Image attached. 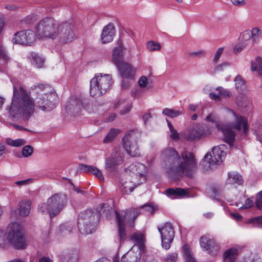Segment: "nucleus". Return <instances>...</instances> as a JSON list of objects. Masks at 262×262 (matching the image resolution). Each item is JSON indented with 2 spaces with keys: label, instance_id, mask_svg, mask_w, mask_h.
Instances as JSON below:
<instances>
[{
  "label": "nucleus",
  "instance_id": "11",
  "mask_svg": "<svg viewBox=\"0 0 262 262\" xmlns=\"http://www.w3.org/2000/svg\"><path fill=\"white\" fill-rule=\"evenodd\" d=\"M94 216L91 210L81 212L78 219V226L80 232L84 234L91 233L94 230Z\"/></svg>",
  "mask_w": 262,
  "mask_h": 262
},
{
  "label": "nucleus",
  "instance_id": "37",
  "mask_svg": "<svg viewBox=\"0 0 262 262\" xmlns=\"http://www.w3.org/2000/svg\"><path fill=\"white\" fill-rule=\"evenodd\" d=\"M6 142L8 145L15 147L24 145L27 143L26 141L24 139L13 140L10 138L6 139Z\"/></svg>",
  "mask_w": 262,
  "mask_h": 262
},
{
  "label": "nucleus",
  "instance_id": "63",
  "mask_svg": "<svg viewBox=\"0 0 262 262\" xmlns=\"http://www.w3.org/2000/svg\"><path fill=\"white\" fill-rule=\"evenodd\" d=\"M39 262H52V261L49 258L43 257L40 259Z\"/></svg>",
  "mask_w": 262,
  "mask_h": 262
},
{
  "label": "nucleus",
  "instance_id": "9",
  "mask_svg": "<svg viewBox=\"0 0 262 262\" xmlns=\"http://www.w3.org/2000/svg\"><path fill=\"white\" fill-rule=\"evenodd\" d=\"M211 129L206 124H193L183 133V137L189 141L200 139L209 135Z\"/></svg>",
  "mask_w": 262,
  "mask_h": 262
},
{
  "label": "nucleus",
  "instance_id": "2",
  "mask_svg": "<svg viewBox=\"0 0 262 262\" xmlns=\"http://www.w3.org/2000/svg\"><path fill=\"white\" fill-rule=\"evenodd\" d=\"M161 160L167 173L173 178L183 175L190 177L196 168L193 154L185 150L180 156L174 148H166L161 153Z\"/></svg>",
  "mask_w": 262,
  "mask_h": 262
},
{
  "label": "nucleus",
  "instance_id": "52",
  "mask_svg": "<svg viewBox=\"0 0 262 262\" xmlns=\"http://www.w3.org/2000/svg\"><path fill=\"white\" fill-rule=\"evenodd\" d=\"M223 48H220L217 51H216V52L215 53V55L213 57V61L216 63L219 59H220L222 53H223Z\"/></svg>",
  "mask_w": 262,
  "mask_h": 262
},
{
  "label": "nucleus",
  "instance_id": "25",
  "mask_svg": "<svg viewBox=\"0 0 262 262\" xmlns=\"http://www.w3.org/2000/svg\"><path fill=\"white\" fill-rule=\"evenodd\" d=\"M132 242L136 243L134 246L138 248L141 251L143 252L144 249V236L141 232H136L130 237Z\"/></svg>",
  "mask_w": 262,
  "mask_h": 262
},
{
  "label": "nucleus",
  "instance_id": "21",
  "mask_svg": "<svg viewBox=\"0 0 262 262\" xmlns=\"http://www.w3.org/2000/svg\"><path fill=\"white\" fill-rule=\"evenodd\" d=\"M82 107V103L80 100L71 99L67 103L66 110L68 113L76 115L80 113Z\"/></svg>",
  "mask_w": 262,
  "mask_h": 262
},
{
  "label": "nucleus",
  "instance_id": "26",
  "mask_svg": "<svg viewBox=\"0 0 262 262\" xmlns=\"http://www.w3.org/2000/svg\"><path fill=\"white\" fill-rule=\"evenodd\" d=\"M31 202L29 200H22L19 203L18 212L20 216H27L30 212Z\"/></svg>",
  "mask_w": 262,
  "mask_h": 262
},
{
  "label": "nucleus",
  "instance_id": "47",
  "mask_svg": "<svg viewBox=\"0 0 262 262\" xmlns=\"http://www.w3.org/2000/svg\"><path fill=\"white\" fill-rule=\"evenodd\" d=\"M178 254L176 252L169 253L167 255L164 260L165 262H176L178 260Z\"/></svg>",
  "mask_w": 262,
  "mask_h": 262
},
{
  "label": "nucleus",
  "instance_id": "38",
  "mask_svg": "<svg viewBox=\"0 0 262 262\" xmlns=\"http://www.w3.org/2000/svg\"><path fill=\"white\" fill-rule=\"evenodd\" d=\"M162 114L169 117L173 118L181 115L183 113L179 110L165 108L163 110Z\"/></svg>",
  "mask_w": 262,
  "mask_h": 262
},
{
  "label": "nucleus",
  "instance_id": "39",
  "mask_svg": "<svg viewBox=\"0 0 262 262\" xmlns=\"http://www.w3.org/2000/svg\"><path fill=\"white\" fill-rule=\"evenodd\" d=\"M253 130L256 139L260 142H262V121L255 123Z\"/></svg>",
  "mask_w": 262,
  "mask_h": 262
},
{
  "label": "nucleus",
  "instance_id": "64",
  "mask_svg": "<svg viewBox=\"0 0 262 262\" xmlns=\"http://www.w3.org/2000/svg\"><path fill=\"white\" fill-rule=\"evenodd\" d=\"M5 150V147L4 145L0 143V156H2Z\"/></svg>",
  "mask_w": 262,
  "mask_h": 262
},
{
  "label": "nucleus",
  "instance_id": "18",
  "mask_svg": "<svg viewBox=\"0 0 262 262\" xmlns=\"http://www.w3.org/2000/svg\"><path fill=\"white\" fill-rule=\"evenodd\" d=\"M121 77L126 79H133L136 72V69L131 64L123 62L117 66Z\"/></svg>",
  "mask_w": 262,
  "mask_h": 262
},
{
  "label": "nucleus",
  "instance_id": "42",
  "mask_svg": "<svg viewBox=\"0 0 262 262\" xmlns=\"http://www.w3.org/2000/svg\"><path fill=\"white\" fill-rule=\"evenodd\" d=\"M168 126L169 127L170 134V137L171 139L173 140H178L180 138L179 134L177 132V131L174 128L173 126L171 124V123L167 120Z\"/></svg>",
  "mask_w": 262,
  "mask_h": 262
},
{
  "label": "nucleus",
  "instance_id": "44",
  "mask_svg": "<svg viewBox=\"0 0 262 262\" xmlns=\"http://www.w3.org/2000/svg\"><path fill=\"white\" fill-rule=\"evenodd\" d=\"M216 90L219 91L220 96L224 98H229L231 96V93L229 90L224 89L223 87H217Z\"/></svg>",
  "mask_w": 262,
  "mask_h": 262
},
{
  "label": "nucleus",
  "instance_id": "6",
  "mask_svg": "<svg viewBox=\"0 0 262 262\" xmlns=\"http://www.w3.org/2000/svg\"><path fill=\"white\" fill-rule=\"evenodd\" d=\"M112 76L110 74H98L90 81V93L92 97H100L111 89Z\"/></svg>",
  "mask_w": 262,
  "mask_h": 262
},
{
  "label": "nucleus",
  "instance_id": "24",
  "mask_svg": "<svg viewBox=\"0 0 262 262\" xmlns=\"http://www.w3.org/2000/svg\"><path fill=\"white\" fill-rule=\"evenodd\" d=\"M138 185L137 180L133 179L132 178V180L129 179L128 181L122 182L120 189L123 193L129 194Z\"/></svg>",
  "mask_w": 262,
  "mask_h": 262
},
{
  "label": "nucleus",
  "instance_id": "31",
  "mask_svg": "<svg viewBox=\"0 0 262 262\" xmlns=\"http://www.w3.org/2000/svg\"><path fill=\"white\" fill-rule=\"evenodd\" d=\"M183 254L185 262H196L195 259L193 256L191 250L188 245H185L183 246Z\"/></svg>",
  "mask_w": 262,
  "mask_h": 262
},
{
  "label": "nucleus",
  "instance_id": "17",
  "mask_svg": "<svg viewBox=\"0 0 262 262\" xmlns=\"http://www.w3.org/2000/svg\"><path fill=\"white\" fill-rule=\"evenodd\" d=\"M123 154L119 151L114 154L111 157L105 160V169L110 171H115L117 166L122 163Z\"/></svg>",
  "mask_w": 262,
  "mask_h": 262
},
{
  "label": "nucleus",
  "instance_id": "45",
  "mask_svg": "<svg viewBox=\"0 0 262 262\" xmlns=\"http://www.w3.org/2000/svg\"><path fill=\"white\" fill-rule=\"evenodd\" d=\"M33 152V148L31 145H26L23 149L21 154L24 157H28L32 155Z\"/></svg>",
  "mask_w": 262,
  "mask_h": 262
},
{
  "label": "nucleus",
  "instance_id": "41",
  "mask_svg": "<svg viewBox=\"0 0 262 262\" xmlns=\"http://www.w3.org/2000/svg\"><path fill=\"white\" fill-rule=\"evenodd\" d=\"M190 57L193 58H202L206 57L207 53L204 50H199L188 53Z\"/></svg>",
  "mask_w": 262,
  "mask_h": 262
},
{
  "label": "nucleus",
  "instance_id": "1",
  "mask_svg": "<svg viewBox=\"0 0 262 262\" xmlns=\"http://www.w3.org/2000/svg\"><path fill=\"white\" fill-rule=\"evenodd\" d=\"M57 102V95L49 85H34L30 88L29 94L22 86L14 85L9 115L18 118L23 115L25 120H28L34 113L35 107L49 112L56 107Z\"/></svg>",
  "mask_w": 262,
  "mask_h": 262
},
{
  "label": "nucleus",
  "instance_id": "59",
  "mask_svg": "<svg viewBox=\"0 0 262 262\" xmlns=\"http://www.w3.org/2000/svg\"><path fill=\"white\" fill-rule=\"evenodd\" d=\"M209 96L211 99L214 100L215 101H219L220 100V95H217L213 93H210L209 94Z\"/></svg>",
  "mask_w": 262,
  "mask_h": 262
},
{
  "label": "nucleus",
  "instance_id": "54",
  "mask_svg": "<svg viewBox=\"0 0 262 262\" xmlns=\"http://www.w3.org/2000/svg\"><path fill=\"white\" fill-rule=\"evenodd\" d=\"M240 38L243 41H248L251 39L250 33L245 31L241 35Z\"/></svg>",
  "mask_w": 262,
  "mask_h": 262
},
{
  "label": "nucleus",
  "instance_id": "12",
  "mask_svg": "<svg viewBox=\"0 0 262 262\" xmlns=\"http://www.w3.org/2000/svg\"><path fill=\"white\" fill-rule=\"evenodd\" d=\"M224 145H221L212 148L211 152L207 153L205 156V160L209 164L210 168H213L214 166L220 165L223 162V158L226 154L224 151Z\"/></svg>",
  "mask_w": 262,
  "mask_h": 262
},
{
  "label": "nucleus",
  "instance_id": "23",
  "mask_svg": "<svg viewBox=\"0 0 262 262\" xmlns=\"http://www.w3.org/2000/svg\"><path fill=\"white\" fill-rule=\"evenodd\" d=\"M124 47L121 43L113 51V59L116 66L124 62L123 61Z\"/></svg>",
  "mask_w": 262,
  "mask_h": 262
},
{
  "label": "nucleus",
  "instance_id": "8",
  "mask_svg": "<svg viewBox=\"0 0 262 262\" xmlns=\"http://www.w3.org/2000/svg\"><path fill=\"white\" fill-rule=\"evenodd\" d=\"M141 137V134L136 131H131L126 133L122 139L123 146L127 153L131 157L140 156V152L137 141Z\"/></svg>",
  "mask_w": 262,
  "mask_h": 262
},
{
  "label": "nucleus",
  "instance_id": "27",
  "mask_svg": "<svg viewBox=\"0 0 262 262\" xmlns=\"http://www.w3.org/2000/svg\"><path fill=\"white\" fill-rule=\"evenodd\" d=\"M250 70L256 72L258 75L262 76V57H256L251 62Z\"/></svg>",
  "mask_w": 262,
  "mask_h": 262
},
{
  "label": "nucleus",
  "instance_id": "35",
  "mask_svg": "<svg viewBox=\"0 0 262 262\" xmlns=\"http://www.w3.org/2000/svg\"><path fill=\"white\" fill-rule=\"evenodd\" d=\"M64 260L66 262H74L78 259L79 253L76 250H72L65 253L64 254Z\"/></svg>",
  "mask_w": 262,
  "mask_h": 262
},
{
  "label": "nucleus",
  "instance_id": "20",
  "mask_svg": "<svg viewBox=\"0 0 262 262\" xmlns=\"http://www.w3.org/2000/svg\"><path fill=\"white\" fill-rule=\"evenodd\" d=\"M114 36V26L113 24H108L104 27L101 35L102 43H106L112 41Z\"/></svg>",
  "mask_w": 262,
  "mask_h": 262
},
{
  "label": "nucleus",
  "instance_id": "13",
  "mask_svg": "<svg viewBox=\"0 0 262 262\" xmlns=\"http://www.w3.org/2000/svg\"><path fill=\"white\" fill-rule=\"evenodd\" d=\"M158 229L161 234L162 247L166 250L169 249L174 236V231L171 224L167 222L161 227H159Z\"/></svg>",
  "mask_w": 262,
  "mask_h": 262
},
{
  "label": "nucleus",
  "instance_id": "32",
  "mask_svg": "<svg viewBox=\"0 0 262 262\" xmlns=\"http://www.w3.org/2000/svg\"><path fill=\"white\" fill-rule=\"evenodd\" d=\"M227 182L229 184H241L242 183V176L235 171L229 172Z\"/></svg>",
  "mask_w": 262,
  "mask_h": 262
},
{
  "label": "nucleus",
  "instance_id": "28",
  "mask_svg": "<svg viewBox=\"0 0 262 262\" xmlns=\"http://www.w3.org/2000/svg\"><path fill=\"white\" fill-rule=\"evenodd\" d=\"M166 192L167 195L172 199L177 196H183L188 194V191L186 189L179 188L175 189L172 188L168 189L166 190Z\"/></svg>",
  "mask_w": 262,
  "mask_h": 262
},
{
  "label": "nucleus",
  "instance_id": "40",
  "mask_svg": "<svg viewBox=\"0 0 262 262\" xmlns=\"http://www.w3.org/2000/svg\"><path fill=\"white\" fill-rule=\"evenodd\" d=\"M236 101L237 105L241 108L246 107L249 103L247 98L242 95H240L237 97Z\"/></svg>",
  "mask_w": 262,
  "mask_h": 262
},
{
  "label": "nucleus",
  "instance_id": "22",
  "mask_svg": "<svg viewBox=\"0 0 262 262\" xmlns=\"http://www.w3.org/2000/svg\"><path fill=\"white\" fill-rule=\"evenodd\" d=\"M79 168L85 172L92 173L100 181H103L104 180L101 171L95 166L80 164L79 165Z\"/></svg>",
  "mask_w": 262,
  "mask_h": 262
},
{
  "label": "nucleus",
  "instance_id": "62",
  "mask_svg": "<svg viewBox=\"0 0 262 262\" xmlns=\"http://www.w3.org/2000/svg\"><path fill=\"white\" fill-rule=\"evenodd\" d=\"M232 3L234 5H238L244 4V0H232Z\"/></svg>",
  "mask_w": 262,
  "mask_h": 262
},
{
  "label": "nucleus",
  "instance_id": "49",
  "mask_svg": "<svg viewBox=\"0 0 262 262\" xmlns=\"http://www.w3.org/2000/svg\"><path fill=\"white\" fill-rule=\"evenodd\" d=\"M256 206L260 210H262V190L256 195Z\"/></svg>",
  "mask_w": 262,
  "mask_h": 262
},
{
  "label": "nucleus",
  "instance_id": "50",
  "mask_svg": "<svg viewBox=\"0 0 262 262\" xmlns=\"http://www.w3.org/2000/svg\"><path fill=\"white\" fill-rule=\"evenodd\" d=\"M139 86L141 88H145L148 83V80L146 76H142L138 80V81Z\"/></svg>",
  "mask_w": 262,
  "mask_h": 262
},
{
  "label": "nucleus",
  "instance_id": "55",
  "mask_svg": "<svg viewBox=\"0 0 262 262\" xmlns=\"http://www.w3.org/2000/svg\"><path fill=\"white\" fill-rule=\"evenodd\" d=\"M228 64L226 62L223 63L222 64L217 65L214 70V73H216L218 72H221L223 71L224 68L227 67Z\"/></svg>",
  "mask_w": 262,
  "mask_h": 262
},
{
  "label": "nucleus",
  "instance_id": "53",
  "mask_svg": "<svg viewBox=\"0 0 262 262\" xmlns=\"http://www.w3.org/2000/svg\"><path fill=\"white\" fill-rule=\"evenodd\" d=\"M253 203L252 200L250 199H247L245 202L244 205H243L242 206L240 207V209H247L253 206Z\"/></svg>",
  "mask_w": 262,
  "mask_h": 262
},
{
  "label": "nucleus",
  "instance_id": "51",
  "mask_svg": "<svg viewBox=\"0 0 262 262\" xmlns=\"http://www.w3.org/2000/svg\"><path fill=\"white\" fill-rule=\"evenodd\" d=\"M248 223L262 225V216L250 219L248 221Z\"/></svg>",
  "mask_w": 262,
  "mask_h": 262
},
{
  "label": "nucleus",
  "instance_id": "60",
  "mask_svg": "<svg viewBox=\"0 0 262 262\" xmlns=\"http://www.w3.org/2000/svg\"><path fill=\"white\" fill-rule=\"evenodd\" d=\"M129 83L127 81H123L121 83V88L123 89L126 90L129 88Z\"/></svg>",
  "mask_w": 262,
  "mask_h": 262
},
{
  "label": "nucleus",
  "instance_id": "48",
  "mask_svg": "<svg viewBox=\"0 0 262 262\" xmlns=\"http://www.w3.org/2000/svg\"><path fill=\"white\" fill-rule=\"evenodd\" d=\"M8 60V56L5 53V51L4 49L1 48L0 49V66L4 65ZM2 69L0 67V71H2Z\"/></svg>",
  "mask_w": 262,
  "mask_h": 262
},
{
  "label": "nucleus",
  "instance_id": "16",
  "mask_svg": "<svg viewBox=\"0 0 262 262\" xmlns=\"http://www.w3.org/2000/svg\"><path fill=\"white\" fill-rule=\"evenodd\" d=\"M201 248L210 254H214L219 250V245L214 239L208 235L202 236L200 239Z\"/></svg>",
  "mask_w": 262,
  "mask_h": 262
},
{
  "label": "nucleus",
  "instance_id": "56",
  "mask_svg": "<svg viewBox=\"0 0 262 262\" xmlns=\"http://www.w3.org/2000/svg\"><path fill=\"white\" fill-rule=\"evenodd\" d=\"M229 216L236 221H241L242 219V216L241 214L236 212H231Z\"/></svg>",
  "mask_w": 262,
  "mask_h": 262
},
{
  "label": "nucleus",
  "instance_id": "46",
  "mask_svg": "<svg viewBox=\"0 0 262 262\" xmlns=\"http://www.w3.org/2000/svg\"><path fill=\"white\" fill-rule=\"evenodd\" d=\"M235 85L237 90H239L242 89L245 84V80L240 75H237L234 79Z\"/></svg>",
  "mask_w": 262,
  "mask_h": 262
},
{
  "label": "nucleus",
  "instance_id": "4",
  "mask_svg": "<svg viewBox=\"0 0 262 262\" xmlns=\"http://www.w3.org/2000/svg\"><path fill=\"white\" fill-rule=\"evenodd\" d=\"M229 111L234 117V121L231 124H227L219 121V117L214 112H212L207 115L205 120L215 123L216 128L222 132L227 143L232 146L235 140V134L232 129L239 130L243 127L245 133L248 130L247 119L242 116L237 115L233 111L229 110Z\"/></svg>",
  "mask_w": 262,
  "mask_h": 262
},
{
  "label": "nucleus",
  "instance_id": "57",
  "mask_svg": "<svg viewBox=\"0 0 262 262\" xmlns=\"http://www.w3.org/2000/svg\"><path fill=\"white\" fill-rule=\"evenodd\" d=\"M141 208L148 212L152 213L154 211V208L152 206L149 205H145L141 207Z\"/></svg>",
  "mask_w": 262,
  "mask_h": 262
},
{
  "label": "nucleus",
  "instance_id": "19",
  "mask_svg": "<svg viewBox=\"0 0 262 262\" xmlns=\"http://www.w3.org/2000/svg\"><path fill=\"white\" fill-rule=\"evenodd\" d=\"M141 251L136 247L133 246L121 257V262H139L141 259Z\"/></svg>",
  "mask_w": 262,
  "mask_h": 262
},
{
  "label": "nucleus",
  "instance_id": "43",
  "mask_svg": "<svg viewBox=\"0 0 262 262\" xmlns=\"http://www.w3.org/2000/svg\"><path fill=\"white\" fill-rule=\"evenodd\" d=\"M147 48L149 51L152 52L160 50L161 46L157 42L150 41L147 42Z\"/></svg>",
  "mask_w": 262,
  "mask_h": 262
},
{
  "label": "nucleus",
  "instance_id": "10",
  "mask_svg": "<svg viewBox=\"0 0 262 262\" xmlns=\"http://www.w3.org/2000/svg\"><path fill=\"white\" fill-rule=\"evenodd\" d=\"M116 217L117 221L119 236L120 241L124 240L126 236L125 226L124 224V220L129 221H134L140 214L138 209L133 208L124 212V215L122 216L117 211L116 212Z\"/></svg>",
  "mask_w": 262,
  "mask_h": 262
},
{
  "label": "nucleus",
  "instance_id": "15",
  "mask_svg": "<svg viewBox=\"0 0 262 262\" xmlns=\"http://www.w3.org/2000/svg\"><path fill=\"white\" fill-rule=\"evenodd\" d=\"M130 170L134 174L133 179L137 180V184H140L146 182L147 167L141 163H134L129 167Z\"/></svg>",
  "mask_w": 262,
  "mask_h": 262
},
{
  "label": "nucleus",
  "instance_id": "34",
  "mask_svg": "<svg viewBox=\"0 0 262 262\" xmlns=\"http://www.w3.org/2000/svg\"><path fill=\"white\" fill-rule=\"evenodd\" d=\"M238 254V250L236 248H232L226 251L224 253L226 260L229 262H234Z\"/></svg>",
  "mask_w": 262,
  "mask_h": 262
},
{
  "label": "nucleus",
  "instance_id": "58",
  "mask_svg": "<svg viewBox=\"0 0 262 262\" xmlns=\"http://www.w3.org/2000/svg\"><path fill=\"white\" fill-rule=\"evenodd\" d=\"M247 44H241V45H238L235 46L234 48V51L235 53L239 52L243 50V49L246 47Z\"/></svg>",
  "mask_w": 262,
  "mask_h": 262
},
{
  "label": "nucleus",
  "instance_id": "36",
  "mask_svg": "<svg viewBox=\"0 0 262 262\" xmlns=\"http://www.w3.org/2000/svg\"><path fill=\"white\" fill-rule=\"evenodd\" d=\"M120 133L119 129L111 128L103 140L104 143H107L113 141L117 136Z\"/></svg>",
  "mask_w": 262,
  "mask_h": 262
},
{
  "label": "nucleus",
  "instance_id": "33",
  "mask_svg": "<svg viewBox=\"0 0 262 262\" xmlns=\"http://www.w3.org/2000/svg\"><path fill=\"white\" fill-rule=\"evenodd\" d=\"M250 35L252 43H257L262 38V30L257 27L253 28L250 31Z\"/></svg>",
  "mask_w": 262,
  "mask_h": 262
},
{
  "label": "nucleus",
  "instance_id": "29",
  "mask_svg": "<svg viewBox=\"0 0 262 262\" xmlns=\"http://www.w3.org/2000/svg\"><path fill=\"white\" fill-rule=\"evenodd\" d=\"M32 64L37 68H41L45 63V59L37 54L32 53L30 56Z\"/></svg>",
  "mask_w": 262,
  "mask_h": 262
},
{
  "label": "nucleus",
  "instance_id": "7",
  "mask_svg": "<svg viewBox=\"0 0 262 262\" xmlns=\"http://www.w3.org/2000/svg\"><path fill=\"white\" fill-rule=\"evenodd\" d=\"M6 237L8 241L17 249H23L26 246L21 225L17 222L8 225Z\"/></svg>",
  "mask_w": 262,
  "mask_h": 262
},
{
  "label": "nucleus",
  "instance_id": "3",
  "mask_svg": "<svg viewBox=\"0 0 262 262\" xmlns=\"http://www.w3.org/2000/svg\"><path fill=\"white\" fill-rule=\"evenodd\" d=\"M35 30L38 38L57 39L61 43H70L77 38L71 24L64 22L59 24L53 18L41 20Z\"/></svg>",
  "mask_w": 262,
  "mask_h": 262
},
{
  "label": "nucleus",
  "instance_id": "61",
  "mask_svg": "<svg viewBox=\"0 0 262 262\" xmlns=\"http://www.w3.org/2000/svg\"><path fill=\"white\" fill-rule=\"evenodd\" d=\"M28 181V180L19 181H16L15 184L17 186L25 185L27 184Z\"/></svg>",
  "mask_w": 262,
  "mask_h": 262
},
{
  "label": "nucleus",
  "instance_id": "30",
  "mask_svg": "<svg viewBox=\"0 0 262 262\" xmlns=\"http://www.w3.org/2000/svg\"><path fill=\"white\" fill-rule=\"evenodd\" d=\"M114 107L116 108L122 107V108L120 110V113L121 115H124L130 111L132 106L129 103L125 104L124 100H120L114 103Z\"/></svg>",
  "mask_w": 262,
  "mask_h": 262
},
{
  "label": "nucleus",
  "instance_id": "14",
  "mask_svg": "<svg viewBox=\"0 0 262 262\" xmlns=\"http://www.w3.org/2000/svg\"><path fill=\"white\" fill-rule=\"evenodd\" d=\"M35 35L31 30H23L16 33L12 41L16 43L31 46L35 40Z\"/></svg>",
  "mask_w": 262,
  "mask_h": 262
},
{
  "label": "nucleus",
  "instance_id": "5",
  "mask_svg": "<svg viewBox=\"0 0 262 262\" xmlns=\"http://www.w3.org/2000/svg\"><path fill=\"white\" fill-rule=\"evenodd\" d=\"M67 203V198L64 194L55 193L38 206V212L43 214L48 213L51 217H54L63 209Z\"/></svg>",
  "mask_w": 262,
  "mask_h": 262
}]
</instances>
